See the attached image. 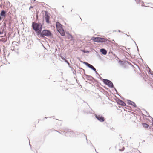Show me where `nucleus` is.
Segmentation results:
<instances>
[{
  "label": "nucleus",
  "instance_id": "f3484780",
  "mask_svg": "<svg viewBox=\"0 0 153 153\" xmlns=\"http://www.w3.org/2000/svg\"><path fill=\"white\" fill-rule=\"evenodd\" d=\"M33 7L32 6H30L29 8V9L30 10L31 8H33Z\"/></svg>",
  "mask_w": 153,
  "mask_h": 153
},
{
  "label": "nucleus",
  "instance_id": "6ab92c4d",
  "mask_svg": "<svg viewBox=\"0 0 153 153\" xmlns=\"http://www.w3.org/2000/svg\"><path fill=\"white\" fill-rule=\"evenodd\" d=\"M1 19V17L0 16V20Z\"/></svg>",
  "mask_w": 153,
  "mask_h": 153
},
{
  "label": "nucleus",
  "instance_id": "20e7f679",
  "mask_svg": "<svg viewBox=\"0 0 153 153\" xmlns=\"http://www.w3.org/2000/svg\"><path fill=\"white\" fill-rule=\"evenodd\" d=\"M52 35L51 32L48 30H43L40 33V36L43 37L44 36H50Z\"/></svg>",
  "mask_w": 153,
  "mask_h": 153
},
{
  "label": "nucleus",
  "instance_id": "0eeeda50",
  "mask_svg": "<svg viewBox=\"0 0 153 153\" xmlns=\"http://www.w3.org/2000/svg\"><path fill=\"white\" fill-rule=\"evenodd\" d=\"M95 116L97 119L100 121L101 122L104 121L105 120V118L103 117H102V116H100V115H96Z\"/></svg>",
  "mask_w": 153,
  "mask_h": 153
},
{
  "label": "nucleus",
  "instance_id": "9b49d317",
  "mask_svg": "<svg viewBox=\"0 0 153 153\" xmlns=\"http://www.w3.org/2000/svg\"><path fill=\"white\" fill-rule=\"evenodd\" d=\"M45 19L46 22L47 23H49V18H50V17L48 15L46 14L45 15Z\"/></svg>",
  "mask_w": 153,
  "mask_h": 153
},
{
  "label": "nucleus",
  "instance_id": "f8f14e48",
  "mask_svg": "<svg viewBox=\"0 0 153 153\" xmlns=\"http://www.w3.org/2000/svg\"><path fill=\"white\" fill-rule=\"evenodd\" d=\"M100 51L104 55H106L107 53V51L104 49H101Z\"/></svg>",
  "mask_w": 153,
  "mask_h": 153
},
{
  "label": "nucleus",
  "instance_id": "f257e3e1",
  "mask_svg": "<svg viewBox=\"0 0 153 153\" xmlns=\"http://www.w3.org/2000/svg\"><path fill=\"white\" fill-rule=\"evenodd\" d=\"M32 27L34 30L38 33H40L42 28V26L40 23L33 22Z\"/></svg>",
  "mask_w": 153,
  "mask_h": 153
},
{
  "label": "nucleus",
  "instance_id": "4468645a",
  "mask_svg": "<svg viewBox=\"0 0 153 153\" xmlns=\"http://www.w3.org/2000/svg\"><path fill=\"white\" fill-rule=\"evenodd\" d=\"M5 12L3 10L1 13L0 15L1 16H5Z\"/></svg>",
  "mask_w": 153,
  "mask_h": 153
},
{
  "label": "nucleus",
  "instance_id": "423d86ee",
  "mask_svg": "<svg viewBox=\"0 0 153 153\" xmlns=\"http://www.w3.org/2000/svg\"><path fill=\"white\" fill-rule=\"evenodd\" d=\"M124 145L123 143L122 142L121 143H120L118 146L119 150L120 151H123L125 149V147L123 146Z\"/></svg>",
  "mask_w": 153,
  "mask_h": 153
},
{
  "label": "nucleus",
  "instance_id": "7ed1b4c3",
  "mask_svg": "<svg viewBox=\"0 0 153 153\" xmlns=\"http://www.w3.org/2000/svg\"><path fill=\"white\" fill-rule=\"evenodd\" d=\"M92 39L94 41L97 42H105L108 40L106 38H101L99 37H93L92 38Z\"/></svg>",
  "mask_w": 153,
  "mask_h": 153
},
{
  "label": "nucleus",
  "instance_id": "6e6552de",
  "mask_svg": "<svg viewBox=\"0 0 153 153\" xmlns=\"http://www.w3.org/2000/svg\"><path fill=\"white\" fill-rule=\"evenodd\" d=\"M117 103L119 105L123 106H125L126 105V104L123 101L119 100L117 102Z\"/></svg>",
  "mask_w": 153,
  "mask_h": 153
},
{
  "label": "nucleus",
  "instance_id": "ddd939ff",
  "mask_svg": "<svg viewBox=\"0 0 153 153\" xmlns=\"http://www.w3.org/2000/svg\"><path fill=\"white\" fill-rule=\"evenodd\" d=\"M142 125L143 127L145 128H147L149 126L148 124L146 123H142Z\"/></svg>",
  "mask_w": 153,
  "mask_h": 153
},
{
  "label": "nucleus",
  "instance_id": "1a4fd4ad",
  "mask_svg": "<svg viewBox=\"0 0 153 153\" xmlns=\"http://www.w3.org/2000/svg\"><path fill=\"white\" fill-rule=\"evenodd\" d=\"M86 64L87 66L89 67L94 71H96V69L92 65H91V64L88 63H86Z\"/></svg>",
  "mask_w": 153,
  "mask_h": 153
},
{
  "label": "nucleus",
  "instance_id": "9d476101",
  "mask_svg": "<svg viewBox=\"0 0 153 153\" xmlns=\"http://www.w3.org/2000/svg\"><path fill=\"white\" fill-rule=\"evenodd\" d=\"M128 103L129 105H131L134 107H136V106L135 103L132 101L130 100L129 101H128Z\"/></svg>",
  "mask_w": 153,
  "mask_h": 153
},
{
  "label": "nucleus",
  "instance_id": "2eb2a0df",
  "mask_svg": "<svg viewBox=\"0 0 153 153\" xmlns=\"http://www.w3.org/2000/svg\"><path fill=\"white\" fill-rule=\"evenodd\" d=\"M7 40V39L5 38H3L0 40V41H2L4 42H5Z\"/></svg>",
  "mask_w": 153,
  "mask_h": 153
},
{
  "label": "nucleus",
  "instance_id": "dca6fc26",
  "mask_svg": "<svg viewBox=\"0 0 153 153\" xmlns=\"http://www.w3.org/2000/svg\"><path fill=\"white\" fill-rule=\"evenodd\" d=\"M68 38L69 39H71V40H72L73 39V37L71 35H69L68 36Z\"/></svg>",
  "mask_w": 153,
  "mask_h": 153
},
{
  "label": "nucleus",
  "instance_id": "a211bd4d",
  "mask_svg": "<svg viewBox=\"0 0 153 153\" xmlns=\"http://www.w3.org/2000/svg\"><path fill=\"white\" fill-rule=\"evenodd\" d=\"M3 33V32L0 31V35Z\"/></svg>",
  "mask_w": 153,
  "mask_h": 153
},
{
  "label": "nucleus",
  "instance_id": "f03ea898",
  "mask_svg": "<svg viewBox=\"0 0 153 153\" xmlns=\"http://www.w3.org/2000/svg\"><path fill=\"white\" fill-rule=\"evenodd\" d=\"M56 26L57 30L62 36H64L65 33L62 27V25L59 22H57L56 23Z\"/></svg>",
  "mask_w": 153,
  "mask_h": 153
},
{
  "label": "nucleus",
  "instance_id": "39448f33",
  "mask_svg": "<svg viewBox=\"0 0 153 153\" xmlns=\"http://www.w3.org/2000/svg\"><path fill=\"white\" fill-rule=\"evenodd\" d=\"M103 82L105 84L110 87H113V85L112 82L108 80L104 79Z\"/></svg>",
  "mask_w": 153,
  "mask_h": 153
}]
</instances>
